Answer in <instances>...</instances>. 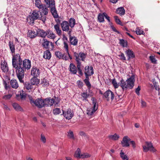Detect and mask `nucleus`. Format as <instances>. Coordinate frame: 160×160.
I'll return each mask as SVG.
<instances>
[{
	"instance_id": "obj_5",
	"label": "nucleus",
	"mask_w": 160,
	"mask_h": 160,
	"mask_svg": "<svg viewBox=\"0 0 160 160\" xmlns=\"http://www.w3.org/2000/svg\"><path fill=\"white\" fill-rule=\"evenodd\" d=\"M12 63V67L15 68V70L18 71L21 68V66L22 64V60L19 54H17L13 56ZM20 69H22V68H20Z\"/></svg>"
},
{
	"instance_id": "obj_38",
	"label": "nucleus",
	"mask_w": 160,
	"mask_h": 160,
	"mask_svg": "<svg viewBox=\"0 0 160 160\" xmlns=\"http://www.w3.org/2000/svg\"><path fill=\"white\" fill-rule=\"evenodd\" d=\"M41 9H42V12L44 14L43 15L46 16V15L48 14V10L45 5H44Z\"/></svg>"
},
{
	"instance_id": "obj_40",
	"label": "nucleus",
	"mask_w": 160,
	"mask_h": 160,
	"mask_svg": "<svg viewBox=\"0 0 160 160\" xmlns=\"http://www.w3.org/2000/svg\"><path fill=\"white\" fill-rule=\"evenodd\" d=\"M81 155L80 150L79 148H78L75 152L74 157L77 158H80Z\"/></svg>"
},
{
	"instance_id": "obj_16",
	"label": "nucleus",
	"mask_w": 160,
	"mask_h": 160,
	"mask_svg": "<svg viewBox=\"0 0 160 160\" xmlns=\"http://www.w3.org/2000/svg\"><path fill=\"white\" fill-rule=\"evenodd\" d=\"M62 112L63 114L64 117L67 119L68 120L70 119L73 116V114L71 109H68L65 113H64V111L63 110H62Z\"/></svg>"
},
{
	"instance_id": "obj_8",
	"label": "nucleus",
	"mask_w": 160,
	"mask_h": 160,
	"mask_svg": "<svg viewBox=\"0 0 160 160\" xmlns=\"http://www.w3.org/2000/svg\"><path fill=\"white\" fill-rule=\"evenodd\" d=\"M55 3L54 0H51L50 4L48 5L49 7L51 8V12L54 18H57L58 17V14L55 7Z\"/></svg>"
},
{
	"instance_id": "obj_11",
	"label": "nucleus",
	"mask_w": 160,
	"mask_h": 160,
	"mask_svg": "<svg viewBox=\"0 0 160 160\" xmlns=\"http://www.w3.org/2000/svg\"><path fill=\"white\" fill-rule=\"evenodd\" d=\"M85 74L92 75L94 73L93 69L92 66H86L85 68Z\"/></svg>"
},
{
	"instance_id": "obj_32",
	"label": "nucleus",
	"mask_w": 160,
	"mask_h": 160,
	"mask_svg": "<svg viewBox=\"0 0 160 160\" xmlns=\"http://www.w3.org/2000/svg\"><path fill=\"white\" fill-rule=\"evenodd\" d=\"M116 13L121 15H123L125 13V10L123 8L121 7L118 8L116 11Z\"/></svg>"
},
{
	"instance_id": "obj_3",
	"label": "nucleus",
	"mask_w": 160,
	"mask_h": 160,
	"mask_svg": "<svg viewBox=\"0 0 160 160\" xmlns=\"http://www.w3.org/2000/svg\"><path fill=\"white\" fill-rule=\"evenodd\" d=\"M46 16L42 15L40 12L34 10L29 16L27 20L28 21H30L29 23L30 24L33 23L34 21L37 19L41 20L43 23H44L46 20Z\"/></svg>"
},
{
	"instance_id": "obj_22",
	"label": "nucleus",
	"mask_w": 160,
	"mask_h": 160,
	"mask_svg": "<svg viewBox=\"0 0 160 160\" xmlns=\"http://www.w3.org/2000/svg\"><path fill=\"white\" fill-rule=\"evenodd\" d=\"M69 70L72 74H76L77 72L76 67L73 63H71L69 67Z\"/></svg>"
},
{
	"instance_id": "obj_46",
	"label": "nucleus",
	"mask_w": 160,
	"mask_h": 160,
	"mask_svg": "<svg viewBox=\"0 0 160 160\" xmlns=\"http://www.w3.org/2000/svg\"><path fill=\"white\" fill-rule=\"evenodd\" d=\"M136 32L137 34L141 35L144 34V32L143 31L140 29L138 28H137L136 29Z\"/></svg>"
},
{
	"instance_id": "obj_18",
	"label": "nucleus",
	"mask_w": 160,
	"mask_h": 160,
	"mask_svg": "<svg viewBox=\"0 0 160 160\" xmlns=\"http://www.w3.org/2000/svg\"><path fill=\"white\" fill-rule=\"evenodd\" d=\"M125 53L128 57V60H129L131 58H133L135 57V55L133 52L130 49H128L125 52Z\"/></svg>"
},
{
	"instance_id": "obj_10",
	"label": "nucleus",
	"mask_w": 160,
	"mask_h": 160,
	"mask_svg": "<svg viewBox=\"0 0 160 160\" xmlns=\"http://www.w3.org/2000/svg\"><path fill=\"white\" fill-rule=\"evenodd\" d=\"M103 97L106 98L108 101H109L111 98L112 101L114 98V95L113 92L110 90H108L105 92L103 94Z\"/></svg>"
},
{
	"instance_id": "obj_28",
	"label": "nucleus",
	"mask_w": 160,
	"mask_h": 160,
	"mask_svg": "<svg viewBox=\"0 0 160 160\" xmlns=\"http://www.w3.org/2000/svg\"><path fill=\"white\" fill-rule=\"evenodd\" d=\"M40 82V80L37 77H33L31 80V83L32 85H38Z\"/></svg>"
},
{
	"instance_id": "obj_34",
	"label": "nucleus",
	"mask_w": 160,
	"mask_h": 160,
	"mask_svg": "<svg viewBox=\"0 0 160 160\" xmlns=\"http://www.w3.org/2000/svg\"><path fill=\"white\" fill-rule=\"evenodd\" d=\"M47 36L48 38L52 39H53L56 37L55 34L50 31H48Z\"/></svg>"
},
{
	"instance_id": "obj_60",
	"label": "nucleus",
	"mask_w": 160,
	"mask_h": 160,
	"mask_svg": "<svg viewBox=\"0 0 160 160\" xmlns=\"http://www.w3.org/2000/svg\"><path fill=\"white\" fill-rule=\"evenodd\" d=\"M130 142L133 148H135L136 147V144L134 141H130Z\"/></svg>"
},
{
	"instance_id": "obj_13",
	"label": "nucleus",
	"mask_w": 160,
	"mask_h": 160,
	"mask_svg": "<svg viewBox=\"0 0 160 160\" xmlns=\"http://www.w3.org/2000/svg\"><path fill=\"white\" fill-rule=\"evenodd\" d=\"M44 42L42 43L43 46L46 49L49 48V43H50V45L51 46V49L53 50L54 48V44L52 42H50L48 41L46 39H44Z\"/></svg>"
},
{
	"instance_id": "obj_35",
	"label": "nucleus",
	"mask_w": 160,
	"mask_h": 160,
	"mask_svg": "<svg viewBox=\"0 0 160 160\" xmlns=\"http://www.w3.org/2000/svg\"><path fill=\"white\" fill-rule=\"evenodd\" d=\"M109 138L110 139L115 141L118 139L119 136L118 135L115 133L113 135H110L109 136Z\"/></svg>"
},
{
	"instance_id": "obj_43",
	"label": "nucleus",
	"mask_w": 160,
	"mask_h": 160,
	"mask_svg": "<svg viewBox=\"0 0 160 160\" xmlns=\"http://www.w3.org/2000/svg\"><path fill=\"white\" fill-rule=\"evenodd\" d=\"M55 55L59 59L62 58L64 56L63 54L62 53L59 51L55 52Z\"/></svg>"
},
{
	"instance_id": "obj_25",
	"label": "nucleus",
	"mask_w": 160,
	"mask_h": 160,
	"mask_svg": "<svg viewBox=\"0 0 160 160\" xmlns=\"http://www.w3.org/2000/svg\"><path fill=\"white\" fill-rule=\"evenodd\" d=\"M1 68L4 72H7L8 71V68L6 62H3L1 64Z\"/></svg>"
},
{
	"instance_id": "obj_55",
	"label": "nucleus",
	"mask_w": 160,
	"mask_h": 160,
	"mask_svg": "<svg viewBox=\"0 0 160 160\" xmlns=\"http://www.w3.org/2000/svg\"><path fill=\"white\" fill-rule=\"evenodd\" d=\"M149 58L152 62L153 63H156V60L154 56H150Z\"/></svg>"
},
{
	"instance_id": "obj_57",
	"label": "nucleus",
	"mask_w": 160,
	"mask_h": 160,
	"mask_svg": "<svg viewBox=\"0 0 160 160\" xmlns=\"http://www.w3.org/2000/svg\"><path fill=\"white\" fill-rule=\"evenodd\" d=\"M104 16L106 19L109 22H110V17L105 12H103Z\"/></svg>"
},
{
	"instance_id": "obj_45",
	"label": "nucleus",
	"mask_w": 160,
	"mask_h": 160,
	"mask_svg": "<svg viewBox=\"0 0 160 160\" xmlns=\"http://www.w3.org/2000/svg\"><path fill=\"white\" fill-rule=\"evenodd\" d=\"M53 112L54 114L57 115L61 113V111L60 108H56L53 109Z\"/></svg>"
},
{
	"instance_id": "obj_49",
	"label": "nucleus",
	"mask_w": 160,
	"mask_h": 160,
	"mask_svg": "<svg viewBox=\"0 0 160 160\" xmlns=\"http://www.w3.org/2000/svg\"><path fill=\"white\" fill-rule=\"evenodd\" d=\"M81 96L83 98V100H87L89 96V94H87L86 92H83Z\"/></svg>"
},
{
	"instance_id": "obj_52",
	"label": "nucleus",
	"mask_w": 160,
	"mask_h": 160,
	"mask_svg": "<svg viewBox=\"0 0 160 160\" xmlns=\"http://www.w3.org/2000/svg\"><path fill=\"white\" fill-rule=\"evenodd\" d=\"M12 96V95L11 94L5 95L2 97V98L5 100H8L10 99Z\"/></svg>"
},
{
	"instance_id": "obj_64",
	"label": "nucleus",
	"mask_w": 160,
	"mask_h": 160,
	"mask_svg": "<svg viewBox=\"0 0 160 160\" xmlns=\"http://www.w3.org/2000/svg\"><path fill=\"white\" fill-rule=\"evenodd\" d=\"M141 104L142 107H145L146 106V103L143 100H142Z\"/></svg>"
},
{
	"instance_id": "obj_42",
	"label": "nucleus",
	"mask_w": 160,
	"mask_h": 160,
	"mask_svg": "<svg viewBox=\"0 0 160 160\" xmlns=\"http://www.w3.org/2000/svg\"><path fill=\"white\" fill-rule=\"evenodd\" d=\"M119 53V54L118 55V56L119 57V59L123 61L126 60V58L124 53L121 52Z\"/></svg>"
},
{
	"instance_id": "obj_31",
	"label": "nucleus",
	"mask_w": 160,
	"mask_h": 160,
	"mask_svg": "<svg viewBox=\"0 0 160 160\" xmlns=\"http://www.w3.org/2000/svg\"><path fill=\"white\" fill-rule=\"evenodd\" d=\"M120 158L122 160H128V158L126 154L122 150H121L120 153Z\"/></svg>"
},
{
	"instance_id": "obj_17",
	"label": "nucleus",
	"mask_w": 160,
	"mask_h": 160,
	"mask_svg": "<svg viewBox=\"0 0 160 160\" xmlns=\"http://www.w3.org/2000/svg\"><path fill=\"white\" fill-rule=\"evenodd\" d=\"M40 74L39 70L36 67H33L31 71V74L33 76V77H37Z\"/></svg>"
},
{
	"instance_id": "obj_47",
	"label": "nucleus",
	"mask_w": 160,
	"mask_h": 160,
	"mask_svg": "<svg viewBox=\"0 0 160 160\" xmlns=\"http://www.w3.org/2000/svg\"><path fill=\"white\" fill-rule=\"evenodd\" d=\"M112 83L115 88H118L119 85L118 84L115 79H113L112 81Z\"/></svg>"
},
{
	"instance_id": "obj_19",
	"label": "nucleus",
	"mask_w": 160,
	"mask_h": 160,
	"mask_svg": "<svg viewBox=\"0 0 160 160\" xmlns=\"http://www.w3.org/2000/svg\"><path fill=\"white\" fill-rule=\"evenodd\" d=\"M12 106L14 109L17 112H22L23 111L22 108L16 102L12 103Z\"/></svg>"
},
{
	"instance_id": "obj_58",
	"label": "nucleus",
	"mask_w": 160,
	"mask_h": 160,
	"mask_svg": "<svg viewBox=\"0 0 160 160\" xmlns=\"http://www.w3.org/2000/svg\"><path fill=\"white\" fill-rule=\"evenodd\" d=\"M3 84L6 89H7L9 88V86L8 85L7 82L4 80L3 81Z\"/></svg>"
},
{
	"instance_id": "obj_20",
	"label": "nucleus",
	"mask_w": 160,
	"mask_h": 160,
	"mask_svg": "<svg viewBox=\"0 0 160 160\" xmlns=\"http://www.w3.org/2000/svg\"><path fill=\"white\" fill-rule=\"evenodd\" d=\"M10 83L11 86L13 88L17 89L19 87L18 82L16 79H12L10 82Z\"/></svg>"
},
{
	"instance_id": "obj_29",
	"label": "nucleus",
	"mask_w": 160,
	"mask_h": 160,
	"mask_svg": "<svg viewBox=\"0 0 160 160\" xmlns=\"http://www.w3.org/2000/svg\"><path fill=\"white\" fill-rule=\"evenodd\" d=\"M70 41L71 44L74 46L77 45L78 42V40L75 37H70Z\"/></svg>"
},
{
	"instance_id": "obj_54",
	"label": "nucleus",
	"mask_w": 160,
	"mask_h": 160,
	"mask_svg": "<svg viewBox=\"0 0 160 160\" xmlns=\"http://www.w3.org/2000/svg\"><path fill=\"white\" fill-rule=\"evenodd\" d=\"M90 157V155L87 153H84L81 154L80 158H88Z\"/></svg>"
},
{
	"instance_id": "obj_7",
	"label": "nucleus",
	"mask_w": 160,
	"mask_h": 160,
	"mask_svg": "<svg viewBox=\"0 0 160 160\" xmlns=\"http://www.w3.org/2000/svg\"><path fill=\"white\" fill-rule=\"evenodd\" d=\"M29 100L31 104H33L39 108H42L44 107V100L42 99L38 98L35 101L32 99L31 97H29Z\"/></svg>"
},
{
	"instance_id": "obj_9",
	"label": "nucleus",
	"mask_w": 160,
	"mask_h": 160,
	"mask_svg": "<svg viewBox=\"0 0 160 160\" xmlns=\"http://www.w3.org/2000/svg\"><path fill=\"white\" fill-rule=\"evenodd\" d=\"M143 151L145 152H147L149 150L153 152H155L156 149L153 147L152 143L150 142H146V145L143 146Z\"/></svg>"
},
{
	"instance_id": "obj_2",
	"label": "nucleus",
	"mask_w": 160,
	"mask_h": 160,
	"mask_svg": "<svg viewBox=\"0 0 160 160\" xmlns=\"http://www.w3.org/2000/svg\"><path fill=\"white\" fill-rule=\"evenodd\" d=\"M135 81V76L134 75H132L126 81L122 79L120 81V86L123 91L126 90L127 89H132L134 86Z\"/></svg>"
},
{
	"instance_id": "obj_30",
	"label": "nucleus",
	"mask_w": 160,
	"mask_h": 160,
	"mask_svg": "<svg viewBox=\"0 0 160 160\" xmlns=\"http://www.w3.org/2000/svg\"><path fill=\"white\" fill-rule=\"evenodd\" d=\"M8 45L12 53H14L15 51V45H14L13 42L12 41H9Z\"/></svg>"
},
{
	"instance_id": "obj_50",
	"label": "nucleus",
	"mask_w": 160,
	"mask_h": 160,
	"mask_svg": "<svg viewBox=\"0 0 160 160\" xmlns=\"http://www.w3.org/2000/svg\"><path fill=\"white\" fill-rule=\"evenodd\" d=\"M40 140L43 143H46V138L44 134H41V135Z\"/></svg>"
},
{
	"instance_id": "obj_12",
	"label": "nucleus",
	"mask_w": 160,
	"mask_h": 160,
	"mask_svg": "<svg viewBox=\"0 0 160 160\" xmlns=\"http://www.w3.org/2000/svg\"><path fill=\"white\" fill-rule=\"evenodd\" d=\"M44 107H48L49 106H51L53 105L54 102V100L53 98H47L44 100Z\"/></svg>"
},
{
	"instance_id": "obj_1",
	"label": "nucleus",
	"mask_w": 160,
	"mask_h": 160,
	"mask_svg": "<svg viewBox=\"0 0 160 160\" xmlns=\"http://www.w3.org/2000/svg\"><path fill=\"white\" fill-rule=\"evenodd\" d=\"M31 61L29 59H25L23 61L22 60V64L21 66L22 69L21 70L20 68V69H18V70H15L18 78L20 82L24 83L23 79L24 76V72L26 69L28 70L31 68Z\"/></svg>"
},
{
	"instance_id": "obj_15",
	"label": "nucleus",
	"mask_w": 160,
	"mask_h": 160,
	"mask_svg": "<svg viewBox=\"0 0 160 160\" xmlns=\"http://www.w3.org/2000/svg\"><path fill=\"white\" fill-rule=\"evenodd\" d=\"M62 30L63 31L68 32L69 29V26L68 21H64L61 24Z\"/></svg>"
},
{
	"instance_id": "obj_37",
	"label": "nucleus",
	"mask_w": 160,
	"mask_h": 160,
	"mask_svg": "<svg viewBox=\"0 0 160 160\" xmlns=\"http://www.w3.org/2000/svg\"><path fill=\"white\" fill-rule=\"evenodd\" d=\"M48 31L46 32L43 30H41L39 32L40 36L42 38L45 37L46 36H47Z\"/></svg>"
},
{
	"instance_id": "obj_51",
	"label": "nucleus",
	"mask_w": 160,
	"mask_h": 160,
	"mask_svg": "<svg viewBox=\"0 0 160 160\" xmlns=\"http://www.w3.org/2000/svg\"><path fill=\"white\" fill-rule=\"evenodd\" d=\"M68 136L70 138H74L73 132L71 130H69L68 132Z\"/></svg>"
},
{
	"instance_id": "obj_26",
	"label": "nucleus",
	"mask_w": 160,
	"mask_h": 160,
	"mask_svg": "<svg viewBox=\"0 0 160 160\" xmlns=\"http://www.w3.org/2000/svg\"><path fill=\"white\" fill-rule=\"evenodd\" d=\"M68 24L71 28L74 27L76 24V21L73 18H71L68 20Z\"/></svg>"
},
{
	"instance_id": "obj_61",
	"label": "nucleus",
	"mask_w": 160,
	"mask_h": 160,
	"mask_svg": "<svg viewBox=\"0 0 160 160\" xmlns=\"http://www.w3.org/2000/svg\"><path fill=\"white\" fill-rule=\"evenodd\" d=\"M140 90V87L139 86L135 90L136 93L138 95L139 94V92Z\"/></svg>"
},
{
	"instance_id": "obj_33",
	"label": "nucleus",
	"mask_w": 160,
	"mask_h": 160,
	"mask_svg": "<svg viewBox=\"0 0 160 160\" xmlns=\"http://www.w3.org/2000/svg\"><path fill=\"white\" fill-rule=\"evenodd\" d=\"M104 16L103 13H99L98 16V20L100 22H103L104 21Z\"/></svg>"
},
{
	"instance_id": "obj_21",
	"label": "nucleus",
	"mask_w": 160,
	"mask_h": 160,
	"mask_svg": "<svg viewBox=\"0 0 160 160\" xmlns=\"http://www.w3.org/2000/svg\"><path fill=\"white\" fill-rule=\"evenodd\" d=\"M28 37L31 38H33L36 37L37 32L33 30H29L28 31Z\"/></svg>"
},
{
	"instance_id": "obj_24",
	"label": "nucleus",
	"mask_w": 160,
	"mask_h": 160,
	"mask_svg": "<svg viewBox=\"0 0 160 160\" xmlns=\"http://www.w3.org/2000/svg\"><path fill=\"white\" fill-rule=\"evenodd\" d=\"M43 57L46 59L49 60L51 58V54L49 50H47L44 52Z\"/></svg>"
},
{
	"instance_id": "obj_44",
	"label": "nucleus",
	"mask_w": 160,
	"mask_h": 160,
	"mask_svg": "<svg viewBox=\"0 0 160 160\" xmlns=\"http://www.w3.org/2000/svg\"><path fill=\"white\" fill-rule=\"evenodd\" d=\"M42 84L43 86L47 87L49 85V82L46 79H44L42 81Z\"/></svg>"
},
{
	"instance_id": "obj_41",
	"label": "nucleus",
	"mask_w": 160,
	"mask_h": 160,
	"mask_svg": "<svg viewBox=\"0 0 160 160\" xmlns=\"http://www.w3.org/2000/svg\"><path fill=\"white\" fill-rule=\"evenodd\" d=\"M25 87L28 90L31 89L32 88V84L28 82H26L24 83Z\"/></svg>"
},
{
	"instance_id": "obj_62",
	"label": "nucleus",
	"mask_w": 160,
	"mask_h": 160,
	"mask_svg": "<svg viewBox=\"0 0 160 160\" xmlns=\"http://www.w3.org/2000/svg\"><path fill=\"white\" fill-rule=\"evenodd\" d=\"M77 84L79 87H82L83 86V83L82 82L79 80L77 82Z\"/></svg>"
},
{
	"instance_id": "obj_23",
	"label": "nucleus",
	"mask_w": 160,
	"mask_h": 160,
	"mask_svg": "<svg viewBox=\"0 0 160 160\" xmlns=\"http://www.w3.org/2000/svg\"><path fill=\"white\" fill-rule=\"evenodd\" d=\"M26 97V94L23 92H21L19 94H17L16 95V98L18 101L25 99Z\"/></svg>"
},
{
	"instance_id": "obj_14",
	"label": "nucleus",
	"mask_w": 160,
	"mask_h": 160,
	"mask_svg": "<svg viewBox=\"0 0 160 160\" xmlns=\"http://www.w3.org/2000/svg\"><path fill=\"white\" fill-rule=\"evenodd\" d=\"M130 139L127 136H125L123 138L121 142V144L123 147H128L129 146V142Z\"/></svg>"
},
{
	"instance_id": "obj_27",
	"label": "nucleus",
	"mask_w": 160,
	"mask_h": 160,
	"mask_svg": "<svg viewBox=\"0 0 160 160\" xmlns=\"http://www.w3.org/2000/svg\"><path fill=\"white\" fill-rule=\"evenodd\" d=\"M54 27L56 33L59 36L61 35L62 31L60 28L59 25L58 24H56L54 25Z\"/></svg>"
},
{
	"instance_id": "obj_39",
	"label": "nucleus",
	"mask_w": 160,
	"mask_h": 160,
	"mask_svg": "<svg viewBox=\"0 0 160 160\" xmlns=\"http://www.w3.org/2000/svg\"><path fill=\"white\" fill-rule=\"evenodd\" d=\"M119 44L123 48L127 47V42L123 39H120L119 40Z\"/></svg>"
},
{
	"instance_id": "obj_56",
	"label": "nucleus",
	"mask_w": 160,
	"mask_h": 160,
	"mask_svg": "<svg viewBox=\"0 0 160 160\" xmlns=\"http://www.w3.org/2000/svg\"><path fill=\"white\" fill-rule=\"evenodd\" d=\"M64 48L65 49L67 52L68 51V45L67 43L65 41L64 42Z\"/></svg>"
},
{
	"instance_id": "obj_53",
	"label": "nucleus",
	"mask_w": 160,
	"mask_h": 160,
	"mask_svg": "<svg viewBox=\"0 0 160 160\" xmlns=\"http://www.w3.org/2000/svg\"><path fill=\"white\" fill-rule=\"evenodd\" d=\"M114 18L116 22L118 24L121 25L122 23L121 22L120 19L118 18V17L117 16H115L114 17Z\"/></svg>"
},
{
	"instance_id": "obj_59",
	"label": "nucleus",
	"mask_w": 160,
	"mask_h": 160,
	"mask_svg": "<svg viewBox=\"0 0 160 160\" xmlns=\"http://www.w3.org/2000/svg\"><path fill=\"white\" fill-rule=\"evenodd\" d=\"M111 28H112V30L115 32H117V33H118V34H119L120 33V32L118 31V30H117L115 28V27H114L113 26H111Z\"/></svg>"
},
{
	"instance_id": "obj_36",
	"label": "nucleus",
	"mask_w": 160,
	"mask_h": 160,
	"mask_svg": "<svg viewBox=\"0 0 160 160\" xmlns=\"http://www.w3.org/2000/svg\"><path fill=\"white\" fill-rule=\"evenodd\" d=\"M35 4L36 6L39 9H41L44 5L41 4L40 0H36L35 1Z\"/></svg>"
},
{
	"instance_id": "obj_6",
	"label": "nucleus",
	"mask_w": 160,
	"mask_h": 160,
	"mask_svg": "<svg viewBox=\"0 0 160 160\" xmlns=\"http://www.w3.org/2000/svg\"><path fill=\"white\" fill-rule=\"evenodd\" d=\"M91 100L92 101L93 106L92 108L88 109L87 111V114L90 115H92L98 108V105L96 99L92 97L91 98Z\"/></svg>"
},
{
	"instance_id": "obj_4",
	"label": "nucleus",
	"mask_w": 160,
	"mask_h": 160,
	"mask_svg": "<svg viewBox=\"0 0 160 160\" xmlns=\"http://www.w3.org/2000/svg\"><path fill=\"white\" fill-rule=\"evenodd\" d=\"M74 55L75 58V60L77 62V68L79 71V73L82 75L83 73L82 69L81 68V59L80 58H81V60L83 61H84L85 58L86 57V55L85 53L82 52H80L79 53L76 52H74Z\"/></svg>"
},
{
	"instance_id": "obj_48",
	"label": "nucleus",
	"mask_w": 160,
	"mask_h": 160,
	"mask_svg": "<svg viewBox=\"0 0 160 160\" xmlns=\"http://www.w3.org/2000/svg\"><path fill=\"white\" fill-rule=\"evenodd\" d=\"M84 82L86 86L87 87L88 89L89 90L91 88V85L89 81L84 80Z\"/></svg>"
},
{
	"instance_id": "obj_63",
	"label": "nucleus",
	"mask_w": 160,
	"mask_h": 160,
	"mask_svg": "<svg viewBox=\"0 0 160 160\" xmlns=\"http://www.w3.org/2000/svg\"><path fill=\"white\" fill-rule=\"evenodd\" d=\"M44 1L47 5L50 4L51 2V0H44Z\"/></svg>"
}]
</instances>
